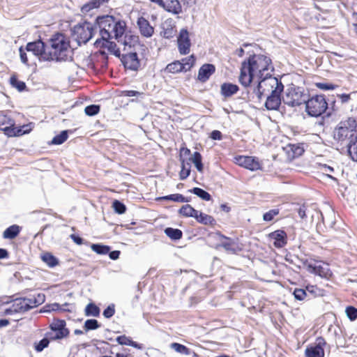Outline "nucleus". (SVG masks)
I'll return each mask as SVG.
<instances>
[{
    "label": "nucleus",
    "mask_w": 357,
    "mask_h": 357,
    "mask_svg": "<svg viewBox=\"0 0 357 357\" xmlns=\"http://www.w3.org/2000/svg\"><path fill=\"white\" fill-rule=\"evenodd\" d=\"M271 59L264 54H254L241 63L239 82L248 86L252 82L259 80L273 71Z\"/></svg>",
    "instance_id": "obj_1"
},
{
    "label": "nucleus",
    "mask_w": 357,
    "mask_h": 357,
    "mask_svg": "<svg viewBox=\"0 0 357 357\" xmlns=\"http://www.w3.org/2000/svg\"><path fill=\"white\" fill-rule=\"evenodd\" d=\"M100 36L102 40L115 38L124 51L128 47L132 49V42L131 36L126 32V23L119 18L111 15L99 17L97 19Z\"/></svg>",
    "instance_id": "obj_2"
},
{
    "label": "nucleus",
    "mask_w": 357,
    "mask_h": 357,
    "mask_svg": "<svg viewBox=\"0 0 357 357\" xmlns=\"http://www.w3.org/2000/svg\"><path fill=\"white\" fill-rule=\"evenodd\" d=\"M48 55L43 56L44 60L66 61L72 59L73 51L68 39L61 33H56L50 40Z\"/></svg>",
    "instance_id": "obj_3"
},
{
    "label": "nucleus",
    "mask_w": 357,
    "mask_h": 357,
    "mask_svg": "<svg viewBox=\"0 0 357 357\" xmlns=\"http://www.w3.org/2000/svg\"><path fill=\"white\" fill-rule=\"evenodd\" d=\"M258 84L257 87L256 94L259 99L262 96L275 93V90L280 89L283 91L284 86L280 81L276 77L271 75L260 78L259 80H255Z\"/></svg>",
    "instance_id": "obj_4"
},
{
    "label": "nucleus",
    "mask_w": 357,
    "mask_h": 357,
    "mask_svg": "<svg viewBox=\"0 0 357 357\" xmlns=\"http://www.w3.org/2000/svg\"><path fill=\"white\" fill-rule=\"evenodd\" d=\"M308 94L305 93L300 87L290 86L286 89L282 100L284 104L295 107L305 103Z\"/></svg>",
    "instance_id": "obj_5"
},
{
    "label": "nucleus",
    "mask_w": 357,
    "mask_h": 357,
    "mask_svg": "<svg viewBox=\"0 0 357 357\" xmlns=\"http://www.w3.org/2000/svg\"><path fill=\"white\" fill-rule=\"evenodd\" d=\"M357 126V122L354 118H348L345 121H342L333 132L334 139L339 142H343L355 131Z\"/></svg>",
    "instance_id": "obj_6"
},
{
    "label": "nucleus",
    "mask_w": 357,
    "mask_h": 357,
    "mask_svg": "<svg viewBox=\"0 0 357 357\" xmlns=\"http://www.w3.org/2000/svg\"><path fill=\"white\" fill-rule=\"evenodd\" d=\"M306 112L312 116L321 115L327 109L328 103L324 96H315L305 102Z\"/></svg>",
    "instance_id": "obj_7"
},
{
    "label": "nucleus",
    "mask_w": 357,
    "mask_h": 357,
    "mask_svg": "<svg viewBox=\"0 0 357 357\" xmlns=\"http://www.w3.org/2000/svg\"><path fill=\"white\" fill-rule=\"evenodd\" d=\"M27 126H23L20 128L15 127V122L13 119L0 113V130L8 137L21 136L28 133L29 130H24Z\"/></svg>",
    "instance_id": "obj_8"
},
{
    "label": "nucleus",
    "mask_w": 357,
    "mask_h": 357,
    "mask_svg": "<svg viewBox=\"0 0 357 357\" xmlns=\"http://www.w3.org/2000/svg\"><path fill=\"white\" fill-rule=\"evenodd\" d=\"M50 331L46 333V336L52 340H58L66 338L69 335V330L66 328L64 320L54 319L50 325Z\"/></svg>",
    "instance_id": "obj_9"
},
{
    "label": "nucleus",
    "mask_w": 357,
    "mask_h": 357,
    "mask_svg": "<svg viewBox=\"0 0 357 357\" xmlns=\"http://www.w3.org/2000/svg\"><path fill=\"white\" fill-rule=\"evenodd\" d=\"M93 35V28L89 22H84L74 27L73 36L79 44L87 43Z\"/></svg>",
    "instance_id": "obj_10"
},
{
    "label": "nucleus",
    "mask_w": 357,
    "mask_h": 357,
    "mask_svg": "<svg viewBox=\"0 0 357 357\" xmlns=\"http://www.w3.org/2000/svg\"><path fill=\"white\" fill-rule=\"evenodd\" d=\"M305 266L308 272L317 275L321 278H329L331 272L328 268V265L321 262H307L305 263Z\"/></svg>",
    "instance_id": "obj_11"
},
{
    "label": "nucleus",
    "mask_w": 357,
    "mask_h": 357,
    "mask_svg": "<svg viewBox=\"0 0 357 357\" xmlns=\"http://www.w3.org/2000/svg\"><path fill=\"white\" fill-rule=\"evenodd\" d=\"M177 45L181 54H188L190 51L191 42L190 33L185 29H181L177 37Z\"/></svg>",
    "instance_id": "obj_12"
},
{
    "label": "nucleus",
    "mask_w": 357,
    "mask_h": 357,
    "mask_svg": "<svg viewBox=\"0 0 357 357\" xmlns=\"http://www.w3.org/2000/svg\"><path fill=\"white\" fill-rule=\"evenodd\" d=\"M235 163L251 171L261 169L259 160L252 156L238 155L234 158Z\"/></svg>",
    "instance_id": "obj_13"
},
{
    "label": "nucleus",
    "mask_w": 357,
    "mask_h": 357,
    "mask_svg": "<svg viewBox=\"0 0 357 357\" xmlns=\"http://www.w3.org/2000/svg\"><path fill=\"white\" fill-rule=\"evenodd\" d=\"M95 45L96 46H102L106 47L109 52L117 57H121L122 54L121 52H127L128 50H131V49L128 47L127 50L124 51L123 46L120 45L119 43H118L117 45L115 43L109 41V40L97 39L95 42Z\"/></svg>",
    "instance_id": "obj_14"
},
{
    "label": "nucleus",
    "mask_w": 357,
    "mask_h": 357,
    "mask_svg": "<svg viewBox=\"0 0 357 357\" xmlns=\"http://www.w3.org/2000/svg\"><path fill=\"white\" fill-rule=\"evenodd\" d=\"M121 56H122V61L126 68L130 70H137L138 68L139 62L136 53L128 50L127 52H123Z\"/></svg>",
    "instance_id": "obj_15"
},
{
    "label": "nucleus",
    "mask_w": 357,
    "mask_h": 357,
    "mask_svg": "<svg viewBox=\"0 0 357 357\" xmlns=\"http://www.w3.org/2000/svg\"><path fill=\"white\" fill-rule=\"evenodd\" d=\"M325 344V342L322 338L317 340L315 345L308 347L305 349L306 357H324V350L323 346Z\"/></svg>",
    "instance_id": "obj_16"
},
{
    "label": "nucleus",
    "mask_w": 357,
    "mask_h": 357,
    "mask_svg": "<svg viewBox=\"0 0 357 357\" xmlns=\"http://www.w3.org/2000/svg\"><path fill=\"white\" fill-rule=\"evenodd\" d=\"M156 3L173 14H179L182 12V7L178 0H159Z\"/></svg>",
    "instance_id": "obj_17"
},
{
    "label": "nucleus",
    "mask_w": 357,
    "mask_h": 357,
    "mask_svg": "<svg viewBox=\"0 0 357 357\" xmlns=\"http://www.w3.org/2000/svg\"><path fill=\"white\" fill-rule=\"evenodd\" d=\"M282 91L278 89L276 91L275 90V93H273L264 96L265 97H266L265 106L268 109L275 110L278 109L281 103L280 94Z\"/></svg>",
    "instance_id": "obj_18"
},
{
    "label": "nucleus",
    "mask_w": 357,
    "mask_h": 357,
    "mask_svg": "<svg viewBox=\"0 0 357 357\" xmlns=\"http://www.w3.org/2000/svg\"><path fill=\"white\" fill-rule=\"evenodd\" d=\"M26 50L31 52L34 56H40L43 59V56L48 55L45 50L44 43L41 40L29 43L26 45Z\"/></svg>",
    "instance_id": "obj_19"
},
{
    "label": "nucleus",
    "mask_w": 357,
    "mask_h": 357,
    "mask_svg": "<svg viewBox=\"0 0 357 357\" xmlns=\"http://www.w3.org/2000/svg\"><path fill=\"white\" fill-rule=\"evenodd\" d=\"M137 24L142 36L149 38L153 35L154 29L146 18L143 17H139Z\"/></svg>",
    "instance_id": "obj_20"
},
{
    "label": "nucleus",
    "mask_w": 357,
    "mask_h": 357,
    "mask_svg": "<svg viewBox=\"0 0 357 357\" xmlns=\"http://www.w3.org/2000/svg\"><path fill=\"white\" fill-rule=\"evenodd\" d=\"M215 71V67L213 64L206 63L199 68L197 79L202 82H206L211 75Z\"/></svg>",
    "instance_id": "obj_21"
},
{
    "label": "nucleus",
    "mask_w": 357,
    "mask_h": 357,
    "mask_svg": "<svg viewBox=\"0 0 357 357\" xmlns=\"http://www.w3.org/2000/svg\"><path fill=\"white\" fill-rule=\"evenodd\" d=\"M269 238L273 241L275 247L280 248L287 243V234L282 230H277L269 234Z\"/></svg>",
    "instance_id": "obj_22"
},
{
    "label": "nucleus",
    "mask_w": 357,
    "mask_h": 357,
    "mask_svg": "<svg viewBox=\"0 0 357 357\" xmlns=\"http://www.w3.org/2000/svg\"><path fill=\"white\" fill-rule=\"evenodd\" d=\"M238 86L231 83H224L221 86V93L225 97H229L237 93Z\"/></svg>",
    "instance_id": "obj_23"
},
{
    "label": "nucleus",
    "mask_w": 357,
    "mask_h": 357,
    "mask_svg": "<svg viewBox=\"0 0 357 357\" xmlns=\"http://www.w3.org/2000/svg\"><path fill=\"white\" fill-rule=\"evenodd\" d=\"M20 231V227L17 225H13L8 227L3 233V237L7 239L15 238Z\"/></svg>",
    "instance_id": "obj_24"
},
{
    "label": "nucleus",
    "mask_w": 357,
    "mask_h": 357,
    "mask_svg": "<svg viewBox=\"0 0 357 357\" xmlns=\"http://www.w3.org/2000/svg\"><path fill=\"white\" fill-rule=\"evenodd\" d=\"M180 214L185 217H194L198 214V211L195 210L190 205L186 204L183 206L179 210Z\"/></svg>",
    "instance_id": "obj_25"
},
{
    "label": "nucleus",
    "mask_w": 357,
    "mask_h": 357,
    "mask_svg": "<svg viewBox=\"0 0 357 357\" xmlns=\"http://www.w3.org/2000/svg\"><path fill=\"white\" fill-rule=\"evenodd\" d=\"M195 57L194 55H190L188 57L184 58L181 61L183 72L188 71L195 65Z\"/></svg>",
    "instance_id": "obj_26"
},
{
    "label": "nucleus",
    "mask_w": 357,
    "mask_h": 357,
    "mask_svg": "<svg viewBox=\"0 0 357 357\" xmlns=\"http://www.w3.org/2000/svg\"><path fill=\"white\" fill-rule=\"evenodd\" d=\"M41 259L50 267H54L58 264L57 259L49 252L44 253Z\"/></svg>",
    "instance_id": "obj_27"
},
{
    "label": "nucleus",
    "mask_w": 357,
    "mask_h": 357,
    "mask_svg": "<svg viewBox=\"0 0 357 357\" xmlns=\"http://www.w3.org/2000/svg\"><path fill=\"white\" fill-rule=\"evenodd\" d=\"M219 237H220V243H219V245L218 246L222 247L226 250H228V251H234V243L231 239L226 238L223 236H219Z\"/></svg>",
    "instance_id": "obj_28"
},
{
    "label": "nucleus",
    "mask_w": 357,
    "mask_h": 357,
    "mask_svg": "<svg viewBox=\"0 0 357 357\" xmlns=\"http://www.w3.org/2000/svg\"><path fill=\"white\" fill-rule=\"evenodd\" d=\"M168 73H177L183 72V69L180 61H174L168 64L165 69Z\"/></svg>",
    "instance_id": "obj_29"
},
{
    "label": "nucleus",
    "mask_w": 357,
    "mask_h": 357,
    "mask_svg": "<svg viewBox=\"0 0 357 357\" xmlns=\"http://www.w3.org/2000/svg\"><path fill=\"white\" fill-rule=\"evenodd\" d=\"M165 234L173 240H178L182 237V231L178 229H173L171 227L165 229Z\"/></svg>",
    "instance_id": "obj_30"
},
{
    "label": "nucleus",
    "mask_w": 357,
    "mask_h": 357,
    "mask_svg": "<svg viewBox=\"0 0 357 357\" xmlns=\"http://www.w3.org/2000/svg\"><path fill=\"white\" fill-rule=\"evenodd\" d=\"M195 218L199 222L204 225H211L214 221V219L211 215L199 211L198 214H197V216H195Z\"/></svg>",
    "instance_id": "obj_31"
},
{
    "label": "nucleus",
    "mask_w": 357,
    "mask_h": 357,
    "mask_svg": "<svg viewBox=\"0 0 357 357\" xmlns=\"http://www.w3.org/2000/svg\"><path fill=\"white\" fill-rule=\"evenodd\" d=\"M158 200H170L175 202H188L182 195L181 194H173L165 197H161L158 199Z\"/></svg>",
    "instance_id": "obj_32"
},
{
    "label": "nucleus",
    "mask_w": 357,
    "mask_h": 357,
    "mask_svg": "<svg viewBox=\"0 0 357 357\" xmlns=\"http://www.w3.org/2000/svg\"><path fill=\"white\" fill-rule=\"evenodd\" d=\"M348 152L354 161H357V137H355L354 140H352L348 147Z\"/></svg>",
    "instance_id": "obj_33"
},
{
    "label": "nucleus",
    "mask_w": 357,
    "mask_h": 357,
    "mask_svg": "<svg viewBox=\"0 0 357 357\" xmlns=\"http://www.w3.org/2000/svg\"><path fill=\"white\" fill-rule=\"evenodd\" d=\"M10 84L13 87L17 89L19 91H22L26 88L25 83L22 81L19 80L15 75H13L10 77Z\"/></svg>",
    "instance_id": "obj_34"
},
{
    "label": "nucleus",
    "mask_w": 357,
    "mask_h": 357,
    "mask_svg": "<svg viewBox=\"0 0 357 357\" xmlns=\"http://www.w3.org/2000/svg\"><path fill=\"white\" fill-rule=\"evenodd\" d=\"M190 192L205 201H209L211 199V196L208 192L199 188H194Z\"/></svg>",
    "instance_id": "obj_35"
},
{
    "label": "nucleus",
    "mask_w": 357,
    "mask_h": 357,
    "mask_svg": "<svg viewBox=\"0 0 357 357\" xmlns=\"http://www.w3.org/2000/svg\"><path fill=\"white\" fill-rule=\"evenodd\" d=\"M171 348L173 349L175 351L182 354H191V351L190 350V349L179 343L174 342L171 344Z\"/></svg>",
    "instance_id": "obj_36"
},
{
    "label": "nucleus",
    "mask_w": 357,
    "mask_h": 357,
    "mask_svg": "<svg viewBox=\"0 0 357 357\" xmlns=\"http://www.w3.org/2000/svg\"><path fill=\"white\" fill-rule=\"evenodd\" d=\"M100 310L98 306L93 303H89L85 308V314L87 316L97 317L99 315Z\"/></svg>",
    "instance_id": "obj_37"
},
{
    "label": "nucleus",
    "mask_w": 357,
    "mask_h": 357,
    "mask_svg": "<svg viewBox=\"0 0 357 357\" xmlns=\"http://www.w3.org/2000/svg\"><path fill=\"white\" fill-rule=\"evenodd\" d=\"M68 137V131L67 130H63L59 135L55 136L52 139L51 144H56V145L61 144L65 141L67 140Z\"/></svg>",
    "instance_id": "obj_38"
},
{
    "label": "nucleus",
    "mask_w": 357,
    "mask_h": 357,
    "mask_svg": "<svg viewBox=\"0 0 357 357\" xmlns=\"http://www.w3.org/2000/svg\"><path fill=\"white\" fill-rule=\"evenodd\" d=\"M190 160L195 164L197 169L202 172L203 171V165L202 162L201 154L198 152H195Z\"/></svg>",
    "instance_id": "obj_39"
},
{
    "label": "nucleus",
    "mask_w": 357,
    "mask_h": 357,
    "mask_svg": "<svg viewBox=\"0 0 357 357\" xmlns=\"http://www.w3.org/2000/svg\"><path fill=\"white\" fill-rule=\"evenodd\" d=\"M91 248L93 251L100 255H105L109 251V247L99 244H92Z\"/></svg>",
    "instance_id": "obj_40"
},
{
    "label": "nucleus",
    "mask_w": 357,
    "mask_h": 357,
    "mask_svg": "<svg viewBox=\"0 0 357 357\" xmlns=\"http://www.w3.org/2000/svg\"><path fill=\"white\" fill-rule=\"evenodd\" d=\"M181 163H182V165H181V170L180 172V178L181 180H183V179L186 178L190 175V169L188 162H187L185 164L184 160H182Z\"/></svg>",
    "instance_id": "obj_41"
},
{
    "label": "nucleus",
    "mask_w": 357,
    "mask_h": 357,
    "mask_svg": "<svg viewBox=\"0 0 357 357\" xmlns=\"http://www.w3.org/2000/svg\"><path fill=\"white\" fill-rule=\"evenodd\" d=\"M100 327V325L97 320L96 319H87L85 323L84 328L86 331L90 330H95Z\"/></svg>",
    "instance_id": "obj_42"
},
{
    "label": "nucleus",
    "mask_w": 357,
    "mask_h": 357,
    "mask_svg": "<svg viewBox=\"0 0 357 357\" xmlns=\"http://www.w3.org/2000/svg\"><path fill=\"white\" fill-rule=\"evenodd\" d=\"M100 0H94L89 3L85 4L82 8V11L83 13H86L90 11L91 9L98 8L100 6Z\"/></svg>",
    "instance_id": "obj_43"
},
{
    "label": "nucleus",
    "mask_w": 357,
    "mask_h": 357,
    "mask_svg": "<svg viewBox=\"0 0 357 357\" xmlns=\"http://www.w3.org/2000/svg\"><path fill=\"white\" fill-rule=\"evenodd\" d=\"M100 111V106L96 105H91L85 107L84 112L88 116H94Z\"/></svg>",
    "instance_id": "obj_44"
},
{
    "label": "nucleus",
    "mask_w": 357,
    "mask_h": 357,
    "mask_svg": "<svg viewBox=\"0 0 357 357\" xmlns=\"http://www.w3.org/2000/svg\"><path fill=\"white\" fill-rule=\"evenodd\" d=\"M347 317L351 321H354L357 319V309L352 306H349L345 310Z\"/></svg>",
    "instance_id": "obj_45"
},
{
    "label": "nucleus",
    "mask_w": 357,
    "mask_h": 357,
    "mask_svg": "<svg viewBox=\"0 0 357 357\" xmlns=\"http://www.w3.org/2000/svg\"><path fill=\"white\" fill-rule=\"evenodd\" d=\"M112 206H113V208H114L115 212L119 214H123L126 212V206L123 203H121V202H119L118 200H115L113 202Z\"/></svg>",
    "instance_id": "obj_46"
},
{
    "label": "nucleus",
    "mask_w": 357,
    "mask_h": 357,
    "mask_svg": "<svg viewBox=\"0 0 357 357\" xmlns=\"http://www.w3.org/2000/svg\"><path fill=\"white\" fill-rule=\"evenodd\" d=\"M279 214L278 209H272L265 213L263 215V220L266 222L271 221L275 216Z\"/></svg>",
    "instance_id": "obj_47"
},
{
    "label": "nucleus",
    "mask_w": 357,
    "mask_h": 357,
    "mask_svg": "<svg viewBox=\"0 0 357 357\" xmlns=\"http://www.w3.org/2000/svg\"><path fill=\"white\" fill-rule=\"evenodd\" d=\"M20 304L22 310H28L36 305V302L32 303L30 299L24 298L20 301Z\"/></svg>",
    "instance_id": "obj_48"
},
{
    "label": "nucleus",
    "mask_w": 357,
    "mask_h": 357,
    "mask_svg": "<svg viewBox=\"0 0 357 357\" xmlns=\"http://www.w3.org/2000/svg\"><path fill=\"white\" fill-rule=\"evenodd\" d=\"M50 340V338L45 335V337L41 340L36 346V350L37 351H43L45 347L48 346Z\"/></svg>",
    "instance_id": "obj_49"
},
{
    "label": "nucleus",
    "mask_w": 357,
    "mask_h": 357,
    "mask_svg": "<svg viewBox=\"0 0 357 357\" xmlns=\"http://www.w3.org/2000/svg\"><path fill=\"white\" fill-rule=\"evenodd\" d=\"M294 296L298 301L303 300L306 296V292L303 289H296L294 291Z\"/></svg>",
    "instance_id": "obj_50"
},
{
    "label": "nucleus",
    "mask_w": 357,
    "mask_h": 357,
    "mask_svg": "<svg viewBox=\"0 0 357 357\" xmlns=\"http://www.w3.org/2000/svg\"><path fill=\"white\" fill-rule=\"evenodd\" d=\"M115 312L114 305L112 304L109 305L104 311L103 316L106 318L112 317Z\"/></svg>",
    "instance_id": "obj_51"
},
{
    "label": "nucleus",
    "mask_w": 357,
    "mask_h": 357,
    "mask_svg": "<svg viewBox=\"0 0 357 357\" xmlns=\"http://www.w3.org/2000/svg\"><path fill=\"white\" fill-rule=\"evenodd\" d=\"M316 86L319 89H321V90H333L334 89V86L333 84H327V83H321V82H319V83H317L316 84Z\"/></svg>",
    "instance_id": "obj_52"
},
{
    "label": "nucleus",
    "mask_w": 357,
    "mask_h": 357,
    "mask_svg": "<svg viewBox=\"0 0 357 357\" xmlns=\"http://www.w3.org/2000/svg\"><path fill=\"white\" fill-rule=\"evenodd\" d=\"M130 338L125 335H121L116 338V341L119 344L125 345H129L130 343Z\"/></svg>",
    "instance_id": "obj_53"
},
{
    "label": "nucleus",
    "mask_w": 357,
    "mask_h": 357,
    "mask_svg": "<svg viewBox=\"0 0 357 357\" xmlns=\"http://www.w3.org/2000/svg\"><path fill=\"white\" fill-rule=\"evenodd\" d=\"M124 94L126 96L132 97L142 96L143 93L137 91L130 90L124 91Z\"/></svg>",
    "instance_id": "obj_54"
},
{
    "label": "nucleus",
    "mask_w": 357,
    "mask_h": 357,
    "mask_svg": "<svg viewBox=\"0 0 357 357\" xmlns=\"http://www.w3.org/2000/svg\"><path fill=\"white\" fill-rule=\"evenodd\" d=\"M211 137L215 140H220L222 138V133L218 130H213L211 134Z\"/></svg>",
    "instance_id": "obj_55"
},
{
    "label": "nucleus",
    "mask_w": 357,
    "mask_h": 357,
    "mask_svg": "<svg viewBox=\"0 0 357 357\" xmlns=\"http://www.w3.org/2000/svg\"><path fill=\"white\" fill-rule=\"evenodd\" d=\"M20 54L22 62L24 63H27L28 59L26 54L24 52L22 47L20 49Z\"/></svg>",
    "instance_id": "obj_56"
},
{
    "label": "nucleus",
    "mask_w": 357,
    "mask_h": 357,
    "mask_svg": "<svg viewBox=\"0 0 357 357\" xmlns=\"http://www.w3.org/2000/svg\"><path fill=\"white\" fill-rule=\"evenodd\" d=\"M119 255H120V251H118V250L112 251L109 253V257H110V259H112L113 260H116V259H119Z\"/></svg>",
    "instance_id": "obj_57"
},
{
    "label": "nucleus",
    "mask_w": 357,
    "mask_h": 357,
    "mask_svg": "<svg viewBox=\"0 0 357 357\" xmlns=\"http://www.w3.org/2000/svg\"><path fill=\"white\" fill-rule=\"evenodd\" d=\"M340 99L341 100L342 102H347L350 99V95L349 94H341L339 96Z\"/></svg>",
    "instance_id": "obj_58"
},
{
    "label": "nucleus",
    "mask_w": 357,
    "mask_h": 357,
    "mask_svg": "<svg viewBox=\"0 0 357 357\" xmlns=\"http://www.w3.org/2000/svg\"><path fill=\"white\" fill-rule=\"evenodd\" d=\"M50 309L47 311H57L60 310L61 308L57 303H53L51 305L49 306Z\"/></svg>",
    "instance_id": "obj_59"
},
{
    "label": "nucleus",
    "mask_w": 357,
    "mask_h": 357,
    "mask_svg": "<svg viewBox=\"0 0 357 357\" xmlns=\"http://www.w3.org/2000/svg\"><path fill=\"white\" fill-rule=\"evenodd\" d=\"M298 215L301 218L303 219L305 216V206L301 207L298 210Z\"/></svg>",
    "instance_id": "obj_60"
},
{
    "label": "nucleus",
    "mask_w": 357,
    "mask_h": 357,
    "mask_svg": "<svg viewBox=\"0 0 357 357\" xmlns=\"http://www.w3.org/2000/svg\"><path fill=\"white\" fill-rule=\"evenodd\" d=\"M8 252L6 250L0 248V259H4L8 257Z\"/></svg>",
    "instance_id": "obj_61"
},
{
    "label": "nucleus",
    "mask_w": 357,
    "mask_h": 357,
    "mask_svg": "<svg viewBox=\"0 0 357 357\" xmlns=\"http://www.w3.org/2000/svg\"><path fill=\"white\" fill-rule=\"evenodd\" d=\"M72 238L73 239L74 242L76 243L78 245H80L82 244V239L80 238V237H77L74 235H72L71 236Z\"/></svg>",
    "instance_id": "obj_62"
},
{
    "label": "nucleus",
    "mask_w": 357,
    "mask_h": 357,
    "mask_svg": "<svg viewBox=\"0 0 357 357\" xmlns=\"http://www.w3.org/2000/svg\"><path fill=\"white\" fill-rule=\"evenodd\" d=\"M190 153V150L188 149H182L181 150V155L182 156L183 155H189Z\"/></svg>",
    "instance_id": "obj_63"
},
{
    "label": "nucleus",
    "mask_w": 357,
    "mask_h": 357,
    "mask_svg": "<svg viewBox=\"0 0 357 357\" xmlns=\"http://www.w3.org/2000/svg\"><path fill=\"white\" fill-rule=\"evenodd\" d=\"M129 345L132 346L133 347H135V348L141 349V347L139 346V344L135 342H133L132 340H130V343Z\"/></svg>",
    "instance_id": "obj_64"
}]
</instances>
